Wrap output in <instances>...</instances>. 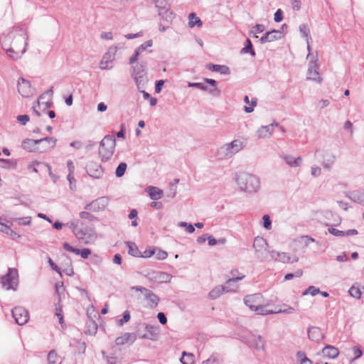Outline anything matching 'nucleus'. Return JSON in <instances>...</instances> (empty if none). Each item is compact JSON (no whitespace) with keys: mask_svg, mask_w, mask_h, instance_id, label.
<instances>
[{"mask_svg":"<svg viewBox=\"0 0 364 364\" xmlns=\"http://www.w3.org/2000/svg\"><path fill=\"white\" fill-rule=\"evenodd\" d=\"M28 33L24 28H16L2 40V47L14 60H17L26 51Z\"/></svg>","mask_w":364,"mask_h":364,"instance_id":"1","label":"nucleus"},{"mask_svg":"<svg viewBox=\"0 0 364 364\" xmlns=\"http://www.w3.org/2000/svg\"><path fill=\"white\" fill-rule=\"evenodd\" d=\"M240 189L247 193H255L259 188V180L254 175L242 172L236 175Z\"/></svg>","mask_w":364,"mask_h":364,"instance_id":"2","label":"nucleus"},{"mask_svg":"<svg viewBox=\"0 0 364 364\" xmlns=\"http://www.w3.org/2000/svg\"><path fill=\"white\" fill-rule=\"evenodd\" d=\"M116 139L112 135H106L100 141L99 147V156L102 161H109L114 151Z\"/></svg>","mask_w":364,"mask_h":364,"instance_id":"3","label":"nucleus"},{"mask_svg":"<svg viewBox=\"0 0 364 364\" xmlns=\"http://www.w3.org/2000/svg\"><path fill=\"white\" fill-rule=\"evenodd\" d=\"M0 283L2 287L6 290H16L18 284V270L15 268H9L8 272L1 277Z\"/></svg>","mask_w":364,"mask_h":364,"instance_id":"4","label":"nucleus"},{"mask_svg":"<svg viewBox=\"0 0 364 364\" xmlns=\"http://www.w3.org/2000/svg\"><path fill=\"white\" fill-rule=\"evenodd\" d=\"M204 82L205 83L210 85L212 87L210 88L202 82H188V86L196 87L203 91L208 92L210 95L214 97H219L220 95L221 91L217 87L218 82L215 80L204 78Z\"/></svg>","mask_w":364,"mask_h":364,"instance_id":"5","label":"nucleus"},{"mask_svg":"<svg viewBox=\"0 0 364 364\" xmlns=\"http://www.w3.org/2000/svg\"><path fill=\"white\" fill-rule=\"evenodd\" d=\"M243 148L242 142L240 140L235 139L230 143L226 144L218 149V154L225 158H230L235 154L240 151Z\"/></svg>","mask_w":364,"mask_h":364,"instance_id":"6","label":"nucleus"},{"mask_svg":"<svg viewBox=\"0 0 364 364\" xmlns=\"http://www.w3.org/2000/svg\"><path fill=\"white\" fill-rule=\"evenodd\" d=\"M131 289L136 291H140L143 294L144 299L148 301V305L150 309H155L158 306L160 301V298L150 289L141 286L132 287Z\"/></svg>","mask_w":364,"mask_h":364,"instance_id":"7","label":"nucleus"},{"mask_svg":"<svg viewBox=\"0 0 364 364\" xmlns=\"http://www.w3.org/2000/svg\"><path fill=\"white\" fill-rule=\"evenodd\" d=\"M12 316L16 323L19 326L26 324L29 320L28 311L21 306L14 308L12 310Z\"/></svg>","mask_w":364,"mask_h":364,"instance_id":"8","label":"nucleus"},{"mask_svg":"<svg viewBox=\"0 0 364 364\" xmlns=\"http://www.w3.org/2000/svg\"><path fill=\"white\" fill-rule=\"evenodd\" d=\"M57 139L54 137L46 136L40 139H38L37 142L38 148L37 151L40 153H45L50 151L53 149L56 144Z\"/></svg>","mask_w":364,"mask_h":364,"instance_id":"9","label":"nucleus"},{"mask_svg":"<svg viewBox=\"0 0 364 364\" xmlns=\"http://www.w3.org/2000/svg\"><path fill=\"white\" fill-rule=\"evenodd\" d=\"M107 204V198L105 197H101L87 204L84 209L92 212H99L105 210Z\"/></svg>","mask_w":364,"mask_h":364,"instance_id":"10","label":"nucleus"},{"mask_svg":"<svg viewBox=\"0 0 364 364\" xmlns=\"http://www.w3.org/2000/svg\"><path fill=\"white\" fill-rule=\"evenodd\" d=\"M85 168L87 173L95 178H100L104 172L102 166L92 161L87 163Z\"/></svg>","mask_w":364,"mask_h":364,"instance_id":"11","label":"nucleus"},{"mask_svg":"<svg viewBox=\"0 0 364 364\" xmlns=\"http://www.w3.org/2000/svg\"><path fill=\"white\" fill-rule=\"evenodd\" d=\"M144 329L146 333H138L139 337L140 338H143V339L156 341L158 338L159 334V328L155 326L146 324V323H144Z\"/></svg>","mask_w":364,"mask_h":364,"instance_id":"12","label":"nucleus"},{"mask_svg":"<svg viewBox=\"0 0 364 364\" xmlns=\"http://www.w3.org/2000/svg\"><path fill=\"white\" fill-rule=\"evenodd\" d=\"M263 301V296L261 294L257 293L250 295H247L244 298V303L252 311H255Z\"/></svg>","mask_w":364,"mask_h":364,"instance_id":"13","label":"nucleus"},{"mask_svg":"<svg viewBox=\"0 0 364 364\" xmlns=\"http://www.w3.org/2000/svg\"><path fill=\"white\" fill-rule=\"evenodd\" d=\"M308 338L312 341L319 342L326 337V334L322 329L317 326H310L307 329Z\"/></svg>","mask_w":364,"mask_h":364,"instance_id":"14","label":"nucleus"},{"mask_svg":"<svg viewBox=\"0 0 364 364\" xmlns=\"http://www.w3.org/2000/svg\"><path fill=\"white\" fill-rule=\"evenodd\" d=\"M18 92L23 97H28L31 95V82L24 79L20 77L17 83Z\"/></svg>","mask_w":364,"mask_h":364,"instance_id":"15","label":"nucleus"},{"mask_svg":"<svg viewBox=\"0 0 364 364\" xmlns=\"http://www.w3.org/2000/svg\"><path fill=\"white\" fill-rule=\"evenodd\" d=\"M246 343L250 348L256 350L264 349V341L261 336L252 335L247 338Z\"/></svg>","mask_w":364,"mask_h":364,"instance_id":"16","label":"nucleus"},{"mask_svg":"<svg viewBox=\"0 0 364 364\" xmlns=\"http://www.w3.org/2000/svg\"><path fill=\"white\" fill-rule=\"evenodd\" d=\"M284 35H282V31L279 30H272L266 32L259 39L261 43L267 42H273L276 40L281 39Z\"/></svg>","mask_w":364,"mask_h":364,"instance_id":"17","label":"nucleus"},{"mask_svg":"<svg viewBox=\"0 0 364 364\" xmlns=\"http://www.w3.org/2000/svg\"><path fill=\"white\" fill-rule=\"evenodd\" d=\"M149 275V280L157 283L169 282L171 279V275L164 272H153Z\"/></svg>","mask_w":364,"mask_h":364,"instance_id":"18","label":"nucleus"},{"mask_svg":"<svg viewBox=\"0 0 364 364\" xmlns=\"http://www.w3.org/2000/svg\"><path fill=\"white\" fill-rule=\"evenodd\" d=\"M318 68L315 62L311 61L309 64V68L307 71V79L321 82L322 78L319 76Z\"/></svg>","mask_w":364,"mask_h":364,"instance_id":"19","label":"nucleus"},{"mask_svg":"<svg viewBox=\"0 0 364 364\" xmlns=\"http://www.w3.org/2000/svg\"><path fill=\"white\" fill-rule=\"evenodd\" d=\"M234 289H228L223 285H219L213 289L208 294V296L211 299H216L225 292H232Z\"/></svg>","mask_w":364,"mask_h":364,"instance_id":"20","label":"nucleus"},{"mask_svg":"<svg viewBox=\"0 0 364 364\" xmlns=\"http://www.w3.org/2000/svg\"><path fill=\"white\" fill-rule=\"evenodd\" d=\"M274 124H270L267 126H262L259 127L257 132L256 136L259 139H264L267 137H270L273 132Z\"/></svg>","mask_w":364,"mask_h":364,"instance_id":"21","label":"nucleus"},{"mask_svg":"<svg viewBox=\"0 0 364 364\" xmlns=\"http://www.w3.org/2000/svg\"><path fill=\"white\" fill-rule=\"evenodd\" d=\"M136 336L135 333H124L123 335L116 338L115 343L117 346L124 345L128 343L129 341H130L132 343L136 341Z\"/></svg>","mask_w":364,"mask_h":364,"instance_id":"22","label":"nucleus"},{"mask_svg":"<svg viewBox=\"0 0 364 364\" xmlns=\"http://www.w3.org/2000/svg\"><path fill=\"white\" fill-rule=\"evenodd\" d=\"M158 15L166 24H171L176 17V14L171 10V7L159 11Z\"/></svg>","mask_w":364,"mask_h":364,"instance_id":"23","label":"nucleus"},{"mask_svg":"<svg viewBox=\"0 0 364 364\" xmlns=\"http://www.w3.org/2000/svg\"><path fill=\"white\" fill-rule=\"evenodd\" d=\"M328 231L330 234L337 236V237H345V236H352L358 235V232L355 229L348 230L347 231H343L337 230L334 228H329Z\"/></svg>","mask_w":364,"mask_h":364,"instance_id":"24","label":"nucleus"},{"mask_svg":"<svg viewBox=\"0 0 364 364\" xmlns=\"http://www.w3.org/2000/svg\"><path fill=\"white\" fill-rule=\"evenodd\" d=\"M321 353L324 357L332 359L337 358L339 355L338 349L331 345H326Z\"/></svg>","mask_w":364,"mask_h":364,"instance_id":"25","label":"nucleus"},{"mask_svg":"<svg viewBox=\"0 0 364 364\" xmlns=\"http://www.w3.org/2000/svg\"><path fill=\"white\" fill-rule=\"evenodd\" d=\"M206 68L213 71L218 72L223 75H230V70L228 66L224 65H215L213 63H208Z\"/></svg>","mask_w":364,"mask_h":364,"instance_id":"26","label":"nucleus"},{"mask_svg":"<svg viewBox=\"0 0 364 364\" xmlns=\"http://www.w3.org/2000/svg\"><path fill=\"white\" fill-rule=\"evenodd\" d=\"M150 198L153 200H157L161 198L164 196V192L161 189L156 186H149L146 188Z\"/></svg>","mask_w":364,"mask_h":364,"instance_id":"27","label":"nucleus"},{"mask_svg":"<svg viewBox=\"0 0 364 364\" xmlns=\"http://www.w3.org/2000/svg\"><path fill=\"white\" fill-rule=\"evenodd\" d=\"M346 197L355 203L364 205V193L354 191L347 193Z\"/></svg>","mask_w":364,"mask_h":364,"instance_id":"28","label":"nucleus"},{"mask_svg":"<svg viewBox=\"0 0 364 364\" xmlns=\"http://www.w3.org/2000/svg\"><path fill=\"white\" fill-rule=\"evenodd\" d=\"M38 139H26L23 141L21 146L23 149L28 151H37Z\"/></svg>","mask_w":364,"mask_h":364,"instance_id":"29","label":"nucleus"},{"mask_svg":"<svg viewBox=\"0 0 364 364\" xmlns=\"http://www.w3.org/2000/svg\"><path fill=\"white\" fill-rule=\"evenodd\" d=\"M284 161L291 167H297L301 165L303 159L301 156L294 158L291 155H284L282 156Z\"/></svg>","mask_w":364,"mask_h":364,"instance_id":"30","label":"nucleus"},{"mask_svg":"<svg viewBox=\"0 0 364 364\" xmlns=\"http://www.w3.org/2000/svg\"><path fill=\"white\" fill-rule=\"evenodd\" d=\"M145 73V66L142 64L136 65L132 67V75L134 77L136 83L139 78H141Z\"/></svg>","mask_w":364,"mask_h":364,"instance_id":"31","label":"nucleus"},{"mask_svg":"<svg viewBox=\"0 0 364 364\" xmlns=\"http://www.w3.org/2000/svg\"><path fill=\"white\" fill-rule=\"evenodd\" d=\"M241 54L250 53L252 57H255L256 53L253 48L252 43L250 39L247 38L245 43L244 48L240 50Z\"/></svg>","mask_w":364,"mask_h":364,"instance_id":"32","label":"nucleus"},{"mask_svg":"<svg viewBox=\"0 0 364 364\" xmlns=\"http://www.w3.org/2000/svg\"><path fill=\"white\" fill-rule=\"evenodd\" d=\"M125 244L128 247L129 255H130L133 257H140L141 252L139 251L138 247L136 246V245L134 242L127 241V242H125Z\"/></svg>","mask_w":364,"mask_h":364,"instance_id":"33","label":"nucleus"},{"mask_svg":"<svg viewBox=\"0 0 364 364\" xmlns=\"http://www.w3.org/2000/svg\"><path fill=\"white\" fill-rule=\"evenodd\" d=\"M243 278H245L244 274H241V277H232L231 278L228 279L225 284L226 286H224L225 287H228V289H234L235 291L233 292H235L237 289V286L235 284L238 281L242 280Z\"/></svg>","mask_w":364,"mask_h":364,"instance_id":"34","label":"nucleus"},{"mask_svg":"<svg viewBox=\"0 0 364 364\" xmlns=\"http://www.w3.org/2000/svg\"><path fill=\"white\" fill-rule=\"evenodd\" d=\"M299 261V257L294 256L291 257L286 252H279V262L283 263H294Z\"/></svg>","mask_w":364,"mask_h":364,"instance_id":"35","label":"nucleus"},{"mask_svg":"<svg viewBox=\"0 0 364 364\" xmlns=\"http://www.w3.org/2000/svg\"><path fill=\"white\" fill-rule=\"evenodd\" d=\"M203 22L200 19L199 17L196 16L195 13H191L188 15V26L190 28H193L196 26H198V27L202 26Z\"/></svg>","mask_w":364,"mask_h":364,"instance_id":"36","label":"nucleus"},{"mask_svg":"<svg viewBox=\"0 0 364 364\" xmlns=\"http://www.w3.org/2000/svg\"><path fill=\"white\" fill-rule=\"evenodd\" d=\"M266 246H267V243L263 237H257L255 238L253 247L256 252H258L262 248H266Z\"/></svg>","mask_w":364,"mask_h":364,"instance_id":"37","label":"nucleus"},{"mask_svg":"<svg viewBox=\"0 0 364 364\" xmlns=\"http://www.w3.org/2000/svg\"><path fill=\"white\" fill-rule=\"evenodd\" d=\"M223 360L218 353H213L209 358L202 362L201 364H222Z\"/></svg>","mask_w":364,"mask_h":364,"instance_id":"38","label":"nucleus"},{"mask_svg":"<svg viewBox=\"0 0 364 364\" xmlns=\"http://www.w3.org/2000/svg\"><path fill=\"white\" fill-rule=\"evenodd\" d=\"M299 31H300L301 36L306 38L307 43H308L307 48H308L309 52H310L311 51V47L309 45V35L310 31H309V28L308 26L306 24H304V23L301 24L299 26ZM309 54H310V53H309ZM309 55H308V56Z\"/></svg>","mask_w":364,"mask_h":364,"instance_id":"39","label":"nucleus"},{"mask_svg":"<svg viewBox=\"0 0 364 364\" xmlns=\"http://www.w3.org/2000/svg\"><path fill=\"white\" fill-rule=\"evenodd\" d=\"M267 306L264 305L262 302L255 309V311H256L259 315H267V314H275L276 311L269 310L267 309Z\"/></svg>","mask_w":364,"mask_h":364,"instance_id":"40","label":"nucleus"},{"mask_svg":"<svg viewBox=\"0 0 364 364\" xmlns=\"http://www.w3.org/2000/svg\"><path fill=\"white\" fill-rule=\"evenodd\" d=\"M117 50V46H111L107 51L105 53V54L103 55V58L107 60H109L112 62L114 59V56L116 55Z\"/></svg>","mask_w":364,"mask_h":364,"instance_id":"41","label":"nucleus"},{"mask_svg":"<svg viewBox=\"0 0 364 364\" xmlns=\"http://www.w3.org/2000/svg\"><path fill=\"white\" fill-rule=\"evenodd\" d=\"M154 2L158 9V13L171 7L168 0H154Z\"/></svg>","mask_w":364,"mask_h":364,"instance_id":"42","label":"nucleus"},{"mask_svg":"<svg viewBox=\"0 0 364 364\" xmlns=\"http://www.w3.org/2000/svg\"><path fill=\"white\" fill-rule=\"evenodd\" d=\"M79 215L80 218L87 220L91 222L98 220V218L90 213L89 210H85L84 211L80 212Z\"/></svg>","mask_w":364,"mask_h":364,"instance_id":"43","label":"nucleus"},{"mask_svg":"<svg viewBox=\"0 0 364 364\" xmlns=\"http://www.w3.org/2000/svg\"><path fill=\"white\" fill-rule=\"evenodd\" d=\"M193 355L192 353H183V355L181 358V362L183 364H193Z\"/></svg>","mask_w":364,"mask_h":364,"instance_id":"44","label":"nucleus"},{"mask_svg":"<svg viewBox=\"0 0 364 364\" xmlns=\"http://www.w3.org/2000/svg\"><path fill=\"white\" fill-rule=\"evenodd\" d=\"M127 164L124 162L120 163L116 168L115 175L117 177L120 178L124 176L126 169H127Z\"/></svg>","mask_w":364,"mask_h":364,"instance_id":"45","label":"nucleus"},{"mask_svg":"<svg viewBox=\"0 0 364 364\" xmlns=\"http://www.w3.org/2000/svg\"><path fill=\"white\" fill-rule=\"evenodd\" d=\"M350 295L354 298L360 299L361 296V291L359 287L353 285L348 290Z\"/></svg>","mask_w":364,"mask_h":364,"instance_id":"46","label":"nucleus"},{"mask_svg":"<svg viewBox=\"0 0 364 364\" xmlns=\"http://www.w3.org/2000/svg\"><path fill=\"white\" fill-rule=\"evenodd\" d=\"M319 292H321V291L318 288H316L314 286H310L302 293V295L305 296L307 294H311V296H314Z\"/></svg>","mask_w":364,"mask_h":364,"instance_id":"47","label":"nucleus"},{"mask_svg":"<svg viewBox=\"0 0 364 364\" xmlns=\"http://www.w3.org/2000/svg\"><path fill=\"white\" fill-rule=\"evenodd\" d=\"M58 358V354L55 350H52L48 353V361L50 364H55Z\"/></svg>","mask_w":364,"mask_h":364,"instance_id":"48","label":"nucleus"},{"mask_svg":"<svg viewBox=\"0 0 364 364\" xmlns=\"http://www.w3.org/2000/svg\"><path fill=\"white\" fill-rule=\"evenodd\" d=\"M14 220L17 222V223L20 225H28L31 223V217L16 218H14Z\"/></svg>","mask_w":364,"mask_h":364,"instance_id":"49","label":"nucleus"},{"mask_svg":"<svg viewBox=\"0 0 364 364\" xmlns=\"http://www.w3.org/2000/svg\"><path fill=\"white\" fill-rule=\"evenodd\" d=\"M328 159H325L323 162V166L326 169H329L331 166L334 163L335 156L332 154L328 155Z\"/></svg>","mask_w":364,"mask_h":364,"instance_id":"50","label":"nucleus"},{"mask_svg":"<svg viewBox=\"0 0 364 364\" xmlns=\"http://www.w3.org/2000/svg\"><path fill=\"white\" fill-rule=\"evenodd\" d=\"M74 235L79 240L85 241V243L87 242L86 240V233L82 229H77Z\"/></svg>","mask_w":364,"mask_h":364,"instance_id":"51","label":"nucleus"},{"mask_svg":"<svg viewBox=\"0 0 364 364\" xmlns=\"http://www.w3.org/2000/svg\"><path fill=\"white\" fill-rule=\"evenodd\" d=\"M155 254V249L154 247H149L143 252L140 253V257L149 258Z\"/></svg>","mask_w":364,"mask_h":364,"instance_id":"52","label":"nucleus"},{"mask_svg":"<svg viewBox=\"0 0 364 364\" xmlns=\"http://www.w3.org/2000/svg\"><path fill=\"white\" fill-rule=\"evenodd\" d=\"M6 235H9L12 240H17L21 237V235L14 231L11 227L9 225L5 232Z\"/></svg>","mask_w":364,"mask_h":364,"instance_id":"53","label":"nucleus"},{"mask_svg":"<svg viewBox=\"0 0 364 364\" xmlns=\"http://www.w3.org/2000/svg\"><path fill=\"white\" fill-rule=\"evenodd\" d=\"M130 318L129 311L128 310L124 311L122 318L118 321V324L119 326H122L124 323L128 322L130 320Z\"/></svg>","mask_w":364,"mask_h":364,"instance_id":"54","label":"nucleus"},{"mask_svg":"<svg viewBox=\"0 0 364 364\" xmlns=\"http://www.w3.org/2000/svg\"><path fill=\"white\" fill-rule=\"evenodd\" d=\"M153 45L152 40H148L145 41L143 44L140 45L136 50H138L140 53L144 51L148 47H151Z\"/></svg>","mask_w":364,"mask_h":364,"instance_id":"55","label":"nucleus"},{"mask_svg":"<svg viewBox=\"0 0 364 364\" xmlns=\"http://www.w3.org/2000/svg\"><path fill=\"white\" fill-rule=\"evenodd\" d=\"M257 99L256 97L252 98L251 101L250 102V104L251 105V106H250V107L245 106L244 108V110L247 113L252 112L254 110L253 107L257 105Z\"/></svg>","mask_w":364,"mask_h":364,"instance_id":"56","label":"nucleus"},{"mask_svg":"<svg viewBox=\"0 0 364 364\" xmlns=\"http://www.w3.org/2000/svg\"><path fill=\"white\" fill-rule=\"evenodd\" d=\"M263 220V226L267 230H270L272 228V221L268 215H264L262 217Z\"/></svg>","mask_w":364,"mask_h":364,"instance_id":"57","label":"nucleus"},{"mask_svg":"<svg viewBox=\"0 0 364 364\" xmlns=\"http://www.w3.org/2000/svg\"><path fill=\"white\" fill-rule=\"evenodd\" d=\"M48 262L51 267V269L55 272H57L60 276L62 277V271L60 270V267L51 259V258H48Z\"/></svg>","mask_w":364,"mask_h":364,"instance_id":"58","label":"nucleus"},{"mask_svg":"<svg viewBox=\"0 0 364 364\" xmlns=\"http://www.w3.org/2000/svg\"><path fill=\"white\" fill-rule=\"evenodd\" d=\"M180 227L186 228V230L189 233H193L195 231V228L191 223H188L186 222H181L179 223Z\"/></svg>","mask_w":364,"mask_h":364,"instance_id":"59","label":"nucleus"},{"mask_svg":"<svg viewBox=\"0 0 364 364\" xmlns=\"http://www.w3.org/2000/svg\"><path fill=\"white\" fill-rule=\"evenodd\" d=\"M112 62L105 60L104 58H102L100 63V68L102 70H106L112 68V66H109V64H112Z\"/></svg>","mask_w":364,"mask_h":364,"instance_id":"60","label":"nucleus"},{"mask_svg":"<svg viewBox=\"0 0 364 364\" xmlns=\"http://www.w3.org/2000/svg\"><path fill=\"white\" fill-rule=\"evenodd\" d=\"M274 20L277 23L281 22L283 20V12L280 9H277L274 13Z\"/></svg>","mask_w":364,"mask_h":364,"instance_id":"61","label":"nucleus"},{"mask_svg":"<svg viewBox=\"0 0 364 364\" xmlns=\"http://www.w3.org/2000/svg\"><path fill=\"white\" fill-rule=\"evenodd\" d=\"M29 116L28 114L18 115L17 120L21 125H25L29 121Z\"/></svg>","mask_w":364,"mask_h":364,"instance_id":"62","label":"nucleus"},{"mask_svg":"<svg viewBox=\"0 0 364 364\" xmlns=\"http://www.w3.org/2000/svg\"><path fill=\"white\" fill-rule=\"evenodd\" d=\"M156 317H157L159 321L160 322V323H161L162 325L166 324V323H167V318H166V316L164 313H163V312L158 313Z\"/></svg>","mask_w":364,"mask_h":364,"instance_id":"63","label":"nucleus"},{"mask_svg":"<svg viewBox=\"0 0 364 364\" xmlns=\"http://www.w3.org/2000/svg\"><path fill=\"white\" fill-rule=\"evenodd\" d=\"M353 353L354 355V359H358L361 357L363 352L361 349L358 346H354L353 348Z\"/></svg>","mask_w":364,"mask_h":364,"instance_id":"64","label":"nucleus"}]
</instances>
